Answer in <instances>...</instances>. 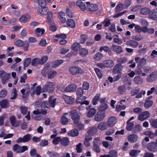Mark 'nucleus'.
<instances>
[{
    "label": "nucleus",
    "mask_w": 157,
    "mask_h": 157,
    "mask_svg": "<svg viewBox=\"0 0 157 157\" xmlns=\"http://www.w3.org/2000/svg\"><path fill=\"white\" fill-rule=\"evenodd\" d=\"M86 98V96H81L77 98L76 101L78 103H80L81 105L83 104L88 105L89 104V102L87 101H84Z\"/></svg>",
    "instance_id": "f8f14e48"
},
{
    "label": "nucleus",
    "mask_w": 157,
    "mask_h": 157,
    "mask_svg": "<svg viewBox=\"0 0 157 157\" xmlns=\"http://www.w3.org/2000/svg\"><path fill=\"white\" fill-rule=\"evenodd\" d=\"M147 60L144 58H142L140 59L139 61V63L138 64V66H142L143 65H145L146 64Z\"/></svg>",
    "instance_id": "e2e57ef3"
},
{
    "label": "nucleus",
    "mask_w": 157,
    "mask_h": 157,
    "mask_svg": "<svg viewBox=\"0 0 157 157\" xmlns=\"http://www.w3.org/2000/svg\"><path fill=\"white\" fill-rule=\"evenodd\" d=\"M31 59L30 58H27L24 62V66L25 67H27L30 64Z\"/></svg>",
    "instance_id": "69168bd1"
},
{
    "label": "nucleus",
    "mask_w": 157,
    "mask_h": 157,
    "mask_svg": "<svg viewBox=\"0 0 157 157\" xmlns=\"http://www.w3.org/2000/svg\"><path fill=\"white\" fill-rule=\"evenodd\" d=\"M126 44L128 46H130L133 48H136L138 45V43L133 40H130L126 42Z\"/></svg>",
    "instance_id": "c85d7f7f"
},
{
    "label": "nucleus",
    "mask_w": 157,
    "mask_h": 157,
    "mask_svg": "<svg viewBox=\"0 0 157 157\" xmlns=\"http://www.w3.org/2000/svg\"><path fill=\"white\" fill-rule=\"evenodd\" d=\"M40 59L38 58H35L33 59L31 64L33 66H36L38 64H40Z\"/></svg>",
    "instance_id": "864d4df0"
},
{
    "label": "nucleus",
    "mask_w": 157,
    "mask_h": 157,
    "mask_svg": "<svg viewBox=\"0 0 157 157\" xmlns=\"http://www.w3.org/2000/svg\"><path fill=\"white\" fill-rule=\"evenodd\" d=\"M72 49L75 51H77L80 47V44L78 43H74L72 45Z\"/></svg>",
    "instance_id": "603ef678"
},
{
    "label": "nucleus",
    "mask_w": 157,
    "mask_h": 157,
    "mask_svg": "<svg viewBox=\"0 0 157 157\" xmlns=\"http://www.w3.org/2000/svg\"><path fill=\"white\" fill-rule=\"evenodd\" d=\"M157 78V71L152 72L146 78V80L148 82H152L155 81Z\"/></svg>",
    "instance_id": "9b49d317"
},
{
    "label": "nucleus",
    "mask_w": 157,
    "mask_h": 157,
    "mask_svg": "<svg viewBox=\"0 0 157 157\" xmlns=\"http://www.w3.org/2000/svg\"><path fill=\"white\" fill-rule=\"evenodd\" d=\"M37 9L36 10L37 13L38 14L40 15H43L47 14L49 11V10L48 7H44Z\"/></svg>",
    "instance_id": "6ab92c4d"
},
{
    "label": "nucleus",
    "mask_w": 157,
    "mask_h": 157,
    "mask_svg": "<svg viewBox=\"0 0 157 157\" xmlns=\"http://www.w3.org/2000/svg\"><path fill=\"white\" fill-rule=\"evenodd\" d=\"M138 138V136L135 134L130 135L128 137V141L132 143L136 142Z\"/></svg>",
    "instance_id": "5701e85b"
},
{
    "label": "nucleus",
    "mask_w": 157,
    "mask_h": 157,
    "mask_svg": "<svg viewBox=\"0 0 157 157\" xmlns=\"http://www.w3.org/2000/svg\"><path fill=\"white\" fill-rule=\"evenodd\" d=\"M70 143L69 141L68 138L64 137L61 139L60 144L63 146H66L69 145Z\"/></svg>",
    "instance_id": "c756f323"
},
{
    "label": "nucleus",
    "mask_w": 157,
    "mask_h": 157,
    "mask_svg": "<svg viewBox=\"0 0 157 157\" xmlns=\"http://www.w3.org/2000/svg\"><path fill=\"white\" fill-rule=\"evenodd\" d=\"M48 17L47 19V22L48 23L49 25H53L54 24L53 20L52 15L53 13L51 11L48 12Z\"/></svg>",
    "instance_id": "393cba45"
},
{
    "label": "nucleus",
    "mask_w": 157,
    "mask_h": 157,
    "mask_svg": "<svg viewBox=\"0 0 157 157\" xmlns=\"http://www.w3.org/2000/svg\"><path fill=\"white\" fill-rule=\"evenodd\" d=\"M153 104V101L149 99H147L146 100L144 104V107L146 109H148L151 107Z\"/></svg>",
    "instance_id": "f704fd0d"
},
{
    "label": "nucleus",
    "mask_w": 157,
    "mask_h": 157,
    "mask_svg": "<svg viewBox=\"0 0 157 157\" xmlns=\"http://www.w3.org/2000/svg\"><path fill=\"white\" fill-rule=\"evenodd\" d=\"M94 70L98 76L100 78H101L102 77V74L99 68H95Z\"/></svg>",
    "instance_id": "bf43d9fd"
},
{
    "label": "nucleus",
    "mask_w": 157,
    "mask_h": 157,
    "mask_svg": "<svg viewBox=\"0 0 157 157\" xmlns=\"http://www.w3.org/2000/svg\"><path fill=\"white\" fill-rule=\"evenodd\" d=\"M149 17L151 19L155 20L157 18V8L154 10L150 14Z\"/></svg>",
    "instance_id": "2f4dec72"
},
{
    "label": "nucleus",
    "mask_w": 157,
    "mask_h": 157,
    "mask_svg": "<svg viewBox=\"0 0 157 157\" xmlns=\"http://www.w3.org/2000/svg\"><path fill=\"white\" fill-rule=\"evenodd\" d=\"M150 114L148 111H144L140 113L138 116L139 120L143 121L149 118L150 117Z\"/></svg>",
    "instance_id": "1a4fd4ad"
},
{
    "label": "nucleus",
    "mask_w": 157,
    "mask_h": 157,
    "mask_svg": "<svg viewBox=\"0 0 157 157\" xmlns=\"http://www.w3.org/2000/svg\"><path fill=\"white\" fill-rule=\"evenodd\" d=\"M11 124L13 127H17L21 125V121H17L16 118L14 116H11L10 118Z\"/></svg>",
    "instance_id": "9d476101"
},
{
    "label": "nucleus",
    "mask_w": 157,
    "mask_h": 157,
    "mask_svg": "<svg viewBox=\"0 0 157 157\" xmlns=\"http://www.w3.org/2000/svg\"><path fill=\"white\" fill-rule=\"evenodd\" d=\"M92 139V137L86 135L85 137V139L84 141V144L86 147H89L90 145L89 141Z\"/></svg>",
    "instance_id": "ea45409f"
},
{
    "label": "nucleus",
    "mask_w": 157,
    "mask_h": 157,
    "mask_svg": "<svg viewBox=\"0 0 157 157\" xmlns=\"http://www.w3.org/2000/svg\"><path fill=\"white\" fill-rule=\"evenodd\" d=\"M57 72L55 71L51 70L48 73V77L49 78H52L55 77L56 75Z\"/></svg>",
    "instance_id": "58836bf2"
},
{
    "label": "nucleus",
    "mask_w": 157,
    "mask_h": 157,
    "mask_svg": "<svg viewBox=\"0 0 157 157\" xmlns=\"http://www.w3.org/2000/svg\"><path fill=\"white\" fill-rule=\"evenodd\" d=\"M35 33L37 36H40L42 35L45 32V30L43 28H37L36 29Z\"/></svg>",
    "instance_id": "72a5a7b5"
},
{
    "label": "nucleus",
    "mask_w": 157,
    "mask_h": 157,
    "mask_svg": "<svg viewBox=\"0 0 157 157\" xmlns=\"http://www.w3.org/2000/svg\"><path fill=\"white\" fill-rule=\"evenodd\" d=\"M114 38L113 40V41L116 43H117L119 44H121L122 42V40L118 38V36L115 35L114 36Z\"/></svg>",
    "instance_id": "13d9d810"
},
{
    "label": "nucleus",
    "mask_w": 157,
    "mask_h": 157,
    "mask_svg": "<svg viewBox=\"0 0 157 157\" xmlns=\"http://www.w3.org/2000/svg\"><path fill=\"white\" fill-rule=\"evenodd\" d=\"M96 112V110L94 108L90 109L88 111L87 116L89 117H93Z\"/></svg>",
    "instance_id": "4c0bfd02"
},
{
    "label": "nucleus",
    "mask_w": 157,
    "mask_h": 157,
    "mask_svg": "<svg viewBox=\"0 0 157 157\" xmlns=\"http://www.w3.org/2000/svg\"><path fill=\"white\" fill-rule=\"evenodd\" d=\"M69 112L70 113V115H71V118L74 121V123L75 124H78L80 119V117L76 110L72 111Z\"/></svg>",
    "instance_id": "6e6552de"
},
{
    "label": "nucleus",
    "mask_w": 157,
    "mask_h": 157,
    "mask_svg": "<svg viewBox=\"0 0 157 157\" xmlns=\"http://www.w3.org/2000/svg\"><path fill=\"white\" fill-rule=\"evenodd\" d=\"M86 10L87 11L94 12L97 11L98 9V7L97 4H91L90 2H86Z\"/></svg>",
    "instance_id": "423d86ee"
},
{
    "label": "nucleus",
    "mask_w": 157,
    "mask_h": 157,
    "mask_svg": "<svg viewBox=\"0 0 157 157\" xmlns=\"http://www.w3.org/2000/svg\"><path fill=\"white\" fill-rule=\"evenodd\" d=\"M7 91L5 89H2L0 91V98H3L7 95Z\"/></svg>",
    "instance_id": "338daca9"
},
{
    "label": "nucleus",
    "mask_w": 157,
    "mask_h": 157,
    "mask_svg": "<svg viewBox=\"0 0 157 157\" xmlns=\"http://www.w3.org/2000/svg\"><path fill=\"white\" fill-rule=\"evenodd\" d=\"M43 92H48L49 93H52L54 90V83L52 82H47L43 88Z\"/></svg>",
    "instance_id": "f03ea898"
},
{
    "label": "nucleus",
    "mask_w": 157,
    "mask_h": 157,
    "mask_svg": "<svg viewBox=\"0 0 157 157\" xmlns=\"http://www.w3.org/2000/svg\"><path fill=\"white\" fill-rule=\"evenodd\" d=\"M58 16L62 23H64L65 22L66 19L65 17V14L64 12L62 11L59 12L58 14Z\"/></svg>",
    "instance_id": "7c9ffc66"
},
{
    "label": "nucleus",
    "mask_w": 157,
    "mask_h": 157,
    "mask_svg": "<svg viewBox=\"0 0 157 157\" xmlns=\"http://www.w3.org/2000/svg\"><path fill=\"white\" fill-rule=\"evenodd\" d=\"M112 50L117 53H120L123 52V50L121 47L119 45H112L111 47Z\"/></svg>",
    "instance_id": "aec40b11"
},
{
    "label": "nucleus",
    "mask_w": 157,
    "mask_h": 157,
    "mask_svg": "<svg viewBox=\"0 0 157 157\" xmlns=\"http://www.w3.org/2000/svg\"><path fill=\"white\" fill-rule=\"evenodd\" d=\"M88 50L84 48L80 49L79 51V54L82 56H86L88 54Z\"/></svg>",
    "instance_id": "de8ad7c7"
},
{
    "label": "nucleus",
    "mask_w": 157,
    "mask_h": 157,
    "mask_svg": "<svg viewBox=\"0 0 157 157\" xmlns=\"http://www.w3.org/2000/svg\"><path fill=\"white\" fill-rule=\"evenodd\" d=\"M130 5V2H125L123 4L121 3L117 5L115 8V10L116 12H120L123 9L126 8L128 7Z\"/></svg>",
    "instance_id": "0eeeda50"
},
{
    "label": "nucleus",
    "mask_w": 157,
    "mask_h": 157,
    "mask_svg": "<svg viewBox=\"0 0 157 157\" xmlns=\"http://www.w3.org/2000/svg\"><path fill=\"white\" fill-rule=\"evenodd\" d=\"M123 68V66L121 64L117 63L113 67V72L115 74L120 73V72L122 71Z\"/></svg>",
    "instance_id": "dca6fc26"
},
{
    "label": "nucleus",
    "mask_w": 157,
    "mask_h": 157,
    "mask_svg": "<svg viewBox=\"0 0 157 157\" xmlns=\"http://www.w3.org/2000/svg\"><path fill=\"white\" fill-rule=\"evenodd\" d=\"M48 59V57L47 56H43L41 59H40V64L43 65L45 63Z\"/></svg>",
    "instance_id": "774afa93"
},
{
    "label": "nucleus",
    "mask_w": 157,
    "mask_h": 157,
    "mask_svg": "<svg viewBox=\"0 0 157 157\" xmlns=\"http://www.w3.org/2000/svg\"><path fill=\"white\" fill-rule=\"evenodd\" d=\"M142 130V127L139 124L136 125L134 127L132 132L133 133H136L139 132Z\"/></svg>",
    "instance_id": "a19ab883"
},
{
    "label": "nucleus",
    "mask_w": 157,
    "mask_h": 157,
    "mask_svg": "<svg viewBox=\"0 0 157 157\" xmlns=\"http://www.w3.org/2000/svg\"><path fill=\"white\" fill-rule=\"evenodd\" d=\"M118 90L119 93L121 94H123L126 90V87L124 85L119 86L118 88Z\"/></svg>",
    "instance_id": "8fccbe9b"
},
{
    "label": "nucleus",
    "mask_w": 157,
    "mask_h": 157,
    "mask_svg": "<svg viewBox=\"0 0 157 157\" xmlns=\"http://www.w3.org/2000/svg\"><path fill=\"white\" fill-rule=\"evenodd\" d=\"M56 101V99L54 98L53 97L51 96L50 97L49 100V104L52 107H54Z\"/></svg>",
    "instance_id": "49530a36"
},
{
    "label": "nucleus",
    "mask_w": 157,
    "mask_h": 157,
    "mask_svg": "<svg viewBox=\"0 0 157 157\" xmlns=\"http://www.w3.org/2000/svg\"><path fill=\"white\" fill-rule=\"evenodd\" d=\"M78 134V131L76 129L72 130L70 131L68 133V135L72 136H77Z\"/></svg>",
    "instance_id": "09e8293b"
},
{
    "label": "nucleus",
    "mask_w": 157,
    "mask_h": 157,
    "mask_svg": "<svg viewBox=\"0 0 157 157\" xmlns=\"http://www.w3.org/2000/svg\"><path fill=\"white\" fill-rule=\"evenodd\" d=\"M105 116V114L104 113L98 112L95 116V120L98 122L101 121L104 119Z\"/></svg>",
    "instance_id": "f3484780"
},
{
    "label": "nucleus",
    "mask_w": 157,
    "mask_h": 157,
    "mask_svg": "<svg viewBox=\"0 0 157 157\" xmlns=\"http://www.w3.org/2000/svg\"><path fill=\"white\" fill-rule=\"evenodd\" d=\"M47 154L49 155V157H58L59 154L57 152L48 151Z\"/></svg>",
    "instance_id": "5fc2aeb1"
},
{
    "label": "nucleus",
    "mask_w": 157,
    "mask_h": 157,
    "mask_svg": "<svg viewBox=\"0 0 157 157\" xmlns=\"http://www.w3.org/2000/svg\"><path fill=\"white\" fill-rule=\"evenodd\" d=\"M140 152V150H133L130 151L129 155L132 156H135Z\"/></svg>",
    "instance_id": "6e6d98bb"
},
{
    "label": "nucleus",
    "mask_w": 157,
    "mask_h": 157,
    "mask_svg": "<svg viewBox=\"0 0 157 157\" xmlns=\"http://www.w3.org/2000/svg\"><path fill=\"white\" fill-rule=\"evenodd\" d=\"M77 88L76 85L74 84H72L68 85L66 87V92H72L75 91Z\"/></svg>",
    "instance_id": "4be33fe9"
},
{
    "label": "nucleus",
    "mask_w": 157,
    "mask_h": 157,
    "mask_svg": "<svg viewBox=\"0 0 157 157\" xmlns=\"http://www.w3.org/2000/svg\"><path fill=\"white\" fill-rule=\"evenodd\" d=\"M114 64L113 61L108 59L104 60L102 63H98L96 65L98 67L103 69L105 67H111L114 65Z\"/></svg>",
    "instance_id": "f257e3e1"
},
{
    "label": "nucleus",
    "mask_w": 157,
    "mask_h": 157,
    "mask_svg": "<svg viewBox=\"0 0 157 157\" xmlns=\"http://www.w3.org/2000/svg\"><path fill=\"white\" fill-rule=\"evenodd\" d=\"M30 18V16L29 15H22L20 18L19 20L21 22L25 23Z\"/></svg>",
    "instance_id": "79ce46f5"
},
{
    "label": "nucleus",
    "mask_w": 157,
    "mask_h": 157,
    "mask_svg": "<svg viewBox=\"0 0 157 157\" xmlns=\"http://www.w3.org/2000/svg\"><path fill=\"white\" fill-rule=\"evenodd\" d=\"M31 137V136L29 134H27L23 138H19L16 140L17 143L21 142H25L29 141Z\"/></svg>",
    "instance_id": "2eb2a0df"
},
{
    "label": "nucleus",
    "mask_w": 157,
    "mask_h": 157,
    "mask_svg": "<svg viewBox=\"0 0 157 157\" xmlns=\"http://www.w3.org/2000/svg\"><path fill=\"white\" fill-rule=\"evenodd\" d=\"M108 107L107 104L105 103H103L100 105L99 108V110L101 111H104L107 109Z\"/></svg>",
    "instance_id": "a18cd8bd"
},
{
    "label": "nucleus",
    "mask_w": 157,
    "mask_h": 157,
    "mask_svg": "<svg viewBox=\"0 0 157 157\" xmlns=\"http://www.w3.org/2000/svg\"><path fill=\"white\" fill-rule=\"evenodd\" d=\"M70 116V113H64L62 117H61L60 121L63 124H65L68 122L67 118Z\"/></svg>",
    "instance_id": "a211bd4d"
},
{
    "label": "nucleus",
    "mask_w": 157,
    "mask_h": 157,
    "mask_svg": "<svg viewBox=\"0 0 157 157\" xmlns=\"http://www.w3.org/2000/svg\"><path fill=\"white\" fill-rule=\"evenodd\" d=\"M117 119L114 116H112L109 117L108 119L107 124L108 126L112 127H113L117 123Z\"/></svg>",
    "instance_id": "4468645a"
},
{
    "label": "nucleus",
    "mask_w": 157,
    "mask_h": 157,
    "mask_svg": "<svg viewBox=\"0 0 157 157\" xmlns=\"http://www.w3.org/2000/svg\"><path fill=\"white\" fill-rule=\"evenodd\" d=\"M140 89L139 88H135L133 89L131 92V96H134L137 95L135 97L136 98H140L142 97V95H144L146 94L145 90H142L139 93Z\"/></svg>",
    "instance_id": "20e7f679"
},
{
    "label": "nucleus",
    "mask_w": 157,
    "mask_h": 157,
    "mask_svg": "<svg viewBox=\"0 0 157 157\" xmlns=\"http://www.w3.org/2000/svg\"><path fill=\"white\" fill-rule=\"evenodd\" d=\"M97 132V129L96 128L92 127L89 129L87 132V133L90 136L93 135Z\"/></svg>",
    "instance_id": "37998d69"
},
{
    "label": "nucleus",
    "mask_w": 157,
    "mask_h": 157,
    "mask_svg": "<svg viewBox=\"0 0 157 157\" xmlns=\"http://www.w3.org/2000/svg\"><path fill=\"white\" fill-rule=\"evenodd\" d=\"M20 110L21 113L23 114H25L27 112L28 108L25 106H21L20 107Z\"/></svg>",
    "instance_id": "0e129e2a"
},
{
    "label": "nucleus",
    "mask_w": 157,
    "mask_h": 157,
    "mask_svg": "<svg viewBox=\"0 0 157 157\" xmlns=\"http://www.w3.org/2000/svg\"><path fill=\"white\" fill-rule=\"evenodd\" d=\"M107 125L105 122L100 123L97 126L98 128L101 131H104L107 128Z\"/></svg>",
    "instance_id": "cd10ccee"
},
{
    "label": "nucleus",
    "mask_w": 157,
    "mask_h": 157,
    "mask_svg": "<svg viewBox=\"0 0 157 157\" xmlns=\"http://www.w3.org/2000/svg\"><path fill=\"white\" fill-rule=\"evenodd\" d=\"M133 81L137 84H141L143 82V79L140 76L135 77L134 78Z\"/></svg>",
    "instance_id": "473e14b6"
},
{
    "label": "nucleus",
    "mask_w": 157,
    "mask_h": 157,
    "mask_svg": "<svg viewBox=\"0 0 157 157\" xmlns=\"http://www.w3.org/2000/svg\"><path fill=\"white\" fill-rule=\"evenodd\" d=\"M149 122L152 127L157 128V119H151L150 120Z\"/></svg>",
    "instance_id": "c03bdc74"
},
{
    "label": "nucleus",
    "mask_w": 157,
    "mask_h": 157,
    "mask_svg": "<svg viewBox=\"0 0 157 157\" xmlns=\"http://www.w3.org/2000/svg\"><path fill=\"white\" fill-rule=\"evenodd\" d=\"M127 125L126 126L127 129L129 131H130L132 129L134 125V123L132 122H127Z\"/></svg>",
    "instance_id": "680f3d73"
},
{
    "label": "nucleus",
    "mask_w": 157,
    "mask_h": 157,
    "mask_svg": "<svg viewBox=\"0 0 157 157\" xmlns=\"http://www.w3.org/2000/svg\"><path fill=\"white\" fill-rule=\"evenodd\" d=\"M16 88H14L12 91L11 94V97L10 99H16L17 96V92Z\"/></svg>",
    "instance_id": "3c124183"
},
{
    "label": "nucleus",
    "mask_w": 157,
    "mask_h": 157,
    "mask_svg": "<svg viewBox=\"0 0 157 157\" xmlns=\"http://www.w3.org/2000/svg\"><path fill=\"white\" fill-rule=\"evenodd\" d=\"M10 77V74L6 73L3 70L0 71V78L2 84H4L8 82Z\"/></svg>",
    "instance_id": "7ed1b4c3"
},
{
    "label": "nucleus",
    "mask_w": 157,
    "mask_h": 157,
    "mask_svg": "<svg viewBox=\"0 0 157 157\" xmlns=\"http://www.w3.org/2000/svg\"><path fill=\"white\" fill-rule=\"evenodd\" d=\"M68 26L70 28H74L75 26V24L74 21L72 19H69L67 22Z\"/></svg>",
    "instance_id": "e433bc0d"
},
{
    "label": "nucleus",
    "mask_w": 157,
    "mask_h": 157,
    "mask_svg": "<svg viewBox=\"0 0 157 157\" xmlns=\"http://www.w3.org/2000/svg\"><path fill=\"white\" fill-rule=\"evenodd\" d=\"M69 72L73 75H76L78 74H82L84 71L80 68L77 67L72 66L69 69Z\"/></svg>",
    "instance_id": "39448f33"
},
{
    "label": "nucleus",
    "mask_w": 157,
    "mask_h": 157,
    "mask_svg": "<svg viewBox=\"0 0 157 157\" xmlns=\"http://www.w3.org/2000/svg\"><path fill=\"white\" fill-rule=\"evenodd\" d=\"M103 57V55L100 52L97 53L94 56L93 59L95 61H99Z\"/></svg>",
    "instance_id": "c9c22d12"
},
{
    "label": "nucleus",
    "mask_w": 157,
    "mask_h": 157,
    "mask_svg": "<svg viewBox=\"0 0 157 157\" xmlns=\"http://www.w3.org/2000/svg\"><path fill=\"white\" fill-rule=\"evenodd\" d=\"M63 97L66 103L68 104H72L75 101V99L71 96L64 95Z\"/></svg>",
    "instance_id": "b1692460"
},
{
    "label": "nucleus",
    "mask_w": 157,
    "mask_h": 157,
    "mask_svg": "<svg viewBox=\"0 0 157 157\" xmlns=\"http://www.w3.org/2000/svg\"><path fill=\"white\" fill-rule=\"evenodd\" d=\"M151 12V10L148 7L142 8L140 10V13L143 15H147L149 14Z\"/></svg>",
    "instance_id": "bb28decb"
},
{
    "label": "nucleus",
    "mask_w": 157,
    "mask_h": 157,
    "mask_svg": "<svg viewBox=\"0 0 157 157\" xmlns=\"http://www.w3.org/2000/svg\"><path fill=\"white\" fill-rule=\"evenodd\" d=\"M76 4L80 8L82 11H84L86 10V6L85 4L81 0L77 1Z\"/></svg>",
    "instance_id": "412c9836"
},
{
    "label": "nucleus",
    "mask_w": 157,
    "mask_h": 157,
    "mask_svg": "<svg viewBox=\"0 0 157 157\" xmlns=\"http://www.w3.org/2000/svg\"><path fill=\"white\" fill-rule=\"evenodd\" d=\"M147 148L151 151L154 152L157 151V146L155 142H151L148 143Z\"/></svg>",
    "instance_id": "ddd939ff"
},
{
    "label": "nucleus",
    "mask_w": 157,
    "mask_h": 157,
    "mask_svg": "<svg viewBox=\"0 0 157 157\" xmlns=\"http://www.w3.org/2000/svg\"><path fill=\"white\" fill-rule=\"evenodd\" d=\"M9 105V101L7 99H3L0 101V106L3 109L7 108Z\"/></svg>",
    "instance_id": "a878e982"
},
{
    "label": "nucleus",
    "mask_w": 157,
    "mask_h": 157,
    "mask_svg": "<svg viewBox=\"0 0 157 157\" xmlns=\"http://www.w3.org/2000/svg\"><path fill=\"white\" fill-rule=\"evenodd\" d=\"M21 146L18 144L14 145L13 148V150L14 151L17 153H21Z\"/></svg>",
    "instance_id": "4d7b16f0"
},
{
    "label": "nucleus",
    "mask_w": 157,
    "mask_h": 157,
    "mask_svg": "<svg viewBox=\"0 0 157 157\" xmlns=\"http://www.w3.org/2000/svg\"><path fill=\"white\" fill-rule=\"evenodd\" d=\"M127 60V58L124 57L122 58H120L118 59L117 62L118 63H125Z\"/></svg>",
    "instance_id": "052dcab7"
}]
</instances>
